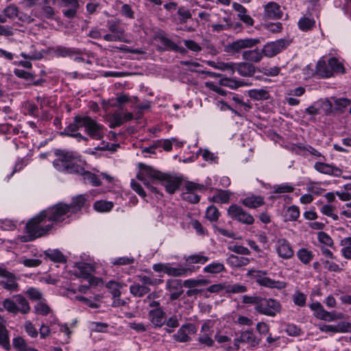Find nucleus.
I'll use <instances>...</instances> for the list:
<instances>
[{"label": "nucleus", "mask_w": 351, "mask_h": 351, "mask_svg": "<svg viewBox=\"0 0 351 351\" xmlns=\"http://www.w3.org/2000/svg\"><path fill=\"white\" fill-rule=\"evenodd\" d=\"M62 223L54 206L41 210L29 219L24 228V235L20 237L22 242H31L49 235L56 228Z\"/></svg>", "instance_id": "f257e3e1"}, {"label": "nucleus", "mask_w": 351, "mask_h": 351, "mask_svg": "<svg viewBox=\"0 0 351 351\" xmlns=\"http://www.w3.org/2000/svg\"><path fill=\"white\" fill-rule=\"evenodd\" d=\"M87 205L88 200L85 195H78L72 198L69 204L58 202L53 206L63 223L72 217L73 215L80 213L82 208L86 207Z\"/></svg>", "instance_id": "f03ea898"}, {"label": "nucleus", "mask_w": 351, "mask_h": 351, "mask_svg": "<svg viewBox=\"0 0 351 351\" xmlns=\"http://www.w3.org/2000/svg\"><path fill=\"white\" fill-rule=\"evenodd\" d=\"M143 170L147 176L153 179V184L160 183L171 194L174 193L178 189L180 184V180L178 178L156 171L149 166L143 165Z\"/></svg>", "instance_id": "7ed1b4c3"}, {"label": "nucleus", "mask_w": 351, "mask_h": 351, "mask_svg": "<svg viewBox=\"0 0 351 351\" xmlns=\"http://www.w3.org/2000/svg\"><path fill=\"white\" fill-rule=\"evenodd\" d=\"M55 154L58 158L53 162L54 167L59 171L75 173L80 165L75 162V153L65 150L56 149Z\"/></svg>", "instance_id": "20e7f679"}, {"label": "nucleus", "mask_w": 351, "mask_h": 351, "mask_svg": "<svg viewBox=\"0 0 351 351\" xmlns=\"http://www.w3.org/2000/svg\"><path fill=\"white\" fill-rule=\"evenodd\" d=\"M345 68L336 58H331L326 62L324 60L318 61L316 66V73L322 77L328 78L335 73H344Z\"/></svg>", "instance_id": "39448f33"}, {"label": "nucleus", "mask_w": 351, "mask_h": 351, "mask_svg": "<svg viewBox=\"0 0 351 351\" xmlns=\"http://www.w3.org/2000/svg\"><path fill=\"white\" fill-rule=\"evenodd\" d=\"M267 271L263 270L250 269L246 274V276L255 280L260 286L269 289H276L281 290L287 287V283L284 281L275 280L266 276Z\"/></svg>", "instance_id": "423d86ee"}, {"label": "nucleus", "mask_w": 351, "mask_h": 351, "mask_svg": "<svg viewBox=\"0 0 351 351\" xmlns=\"http://www.w3.org/2000/svg\"><path fill=\"white\" fill-rule=\"evenodd\" d=\"M255 311L261 315L273 317L280 312L281 304L277 300L260 296Z\"/></svg>", "instance_id": "0eeeda50"}, {"label": "nucleus", "mask_w": 351, "mask_h": 351, "mask_svg": "<svg viewBox=\"0 0 351 351\" xmlns=\"http://www.w3.org/2000/svg\"><path fill=\"white\" fill-rule=\"evenodd\" d=\"M241 343H247L250 347H255L259 343L253 331L247 330L241 332L239 337L234 339L233 346L223 345V347L226 351H237L240 348Z\"/></svg>", "instance_id": "6e6552de"}, {"label": "nucleus", "mask_w": 351, "mask_h": 351, "mask_svg": "<svg viewBox=\"0 0 351 351\" xmlns=\"http://www.w3.org/2000/svg\"><path fill=\"white\" fill-rule=\"evenodd\" d=\"M228 215L233 220L245 225L254 223V217L237 204H232L227 210Z\"/></svg>", "instance_id": "1a4fd4ad"}, {"label": "nucleus", "mask_w": 351, "mask_h": 351, "mask_svg": "<svg viewBox=\"0 0 351 351\" xmlns=\"http://www.w3.org/2000/svg\"><path fill=\"white\" fill-rule=\"evenodd\" d=\"M260 43L261 40L259 38H247L244 39H238L229 43L226 47V50L227 52L232 54L238 53L242 50L252 48Z\"/></svg>", "instance_id": "9d476101"}, {"label": "nucleus", "mask_w": 351, "mask_h": 351, "mask_svg": "<svg viewBox=\"0 0 351 351\" xmlns=\"http://www.w3.org/2000/svg\"><path fill=\"white\" fill-rule=\"evenodd\" d=\"M290 44L287 39H278L273 42L266 43L262 49L263 56L272 58L286 49Z\"/></svg>", "instance_id": "9b49d317"}, {"label": "nucleus", "mask_w": 351, "mask_h": 351, "mask_svg": "<svg viewBox=\"0 0 351 351\" xmlns=\"http://www.w3.org/2000/svg\"><path fill=\"white\" fill-rule=\"evenodd\" d=\"M275 250L278 256L285 260L291 259L294 256L292 245L284 238H280L276 241Z\"/></svg>", "instance_id": "f8f14e48"}, {"label": "nucleus", "mask_w": 351, "mask_h": 351, "mask_svg": "<svg viewBox=\"0 0 351 351\" xmlns=\"http://www.w3.org/2000/svg\"><path fill=\"white\" fill-rule=\"evenodd\" d=\"M75 267L79 271V277L87 280L89 285L96 286L98 285L100 280L92 276V273L95 271V267L91 264L78 263L75 264Z\"/></svg>", "instance_id": "ddd939ff"}, {"label": "nucleus", "mask_w": 351, "mask_h": 351, "mask_svg": "<svg viewBox=\"0 0 351 351\" xmlns=\"http://www.w3.org/2000/svg\"><path fill=\"white\" fill-rule=\"evenodd\" d=\"M18 278L16 276L5 269H1V288L9 292L19 291Z\"/></svg>", "instance_id": "4468645a"}, {"label": "nucleus", "mask_w": 351, "mask_h": 351, "mask_svg": "<svg viewBox=\"0 0 351 351\" xmlns=\"http://www.w3.org/2000/svg\"><path fill=\"white\" fill-rule=\"evenodd\" d=\"M195 327L192 324L182 325L178 332L173 335V338L178 342H187L191 340L189 335L195 333Z\"/></svg>", "instance_id": "2eb2a0df"}, {"label": "nucleus", "mask_w": 351, "mask_h": 351, "mask_svg": "<svg viewBox=\"0 0 351 351\" xmlns=\"http://www.w3.org/2000/svg\"><path fill=\"white\" fill-rule=\"evenodd\" d=\"M86 132L91 138L96 140L101 139L104 135V126L90 117L88 121Z\"/></svg>", "instance_id": "dca6fc26"}, {"label": "nucleus", "mask_w": 351, "mask_h": 351, "mask_svg": "<svg viewBox=\"0 0 351 351\" xmlns=\"http://www.w3.org/2000/svg\"><path fill=\"white\" fill-rule=\"evenodd\" d=\"M314 169L320 173L336 177H339L342 174V170L332 164L316 162L314 165Z\"/></svg>", "instance_id": "f3484780"}, {"label": "nucleus", "mask_w": 351, "mask_h": 351, "mask_svg": "<svg viewBox=\"0 0 351 351\" xmlns=\"http://www.w3.org/2000/svg\"><path fill=\"white\" fill-rule=\"evenodd\" d=\"M264 18L279 19L282 16L280 6L276 2H269L264 6Z\"/></svg>", "instance_id": "a211bd4d"}, {"label": "nucleus", "mask_w": 351, "mask_h": 351, "mask_svg": "<svg viewBox=\"0 0 351 351\" xmlns=\"http://www.w3.org/2000/svg\"><path fill=\"white\" fill-rule=\"evenodd\" d=\"M75 173L81 175L82 176L83 182L84 184H90L94 186H99L101 185V182L99 177L88 171H86L81 166L77 169V171H75Z\"/></svg>", "instance_id": "6ab92c4d"}, {"label": "nucleus", "mask_w": 351, "mask_h": 351, "mask_svg": "<svg viewBox=\"0 0 351 351\" xmlns=\"http://www.w3.org/2000/svg\"><path fill=\"white\" fill-rule=\"evenodd\" d=\"M165 312L161 308L152 309L149 312L150 322L156 327H161L165 323Z\"/></svg>", "instance_id": "aec40b11"}, {"label": "nucleus", "mask_w": 351, "mask_h": 351, "mask_svg": "<svg viewBox=\"0 0 351 351\" xmlns=\"http://www.w3.org/2000/svg\"><path fill=\"white\" fill-rule=\"evenodd\" d=\"M243 77H251L256 73L255 66L247 62L235 63V71Z\"/></svg>", "instance_id": "412c9836"}, {"label": "nucleus", "mask_w": 351, "mask_h": 351, "mask_svg": "<svg viewBox=\"0 0 351 351\" xmlns=\"http://www.w3.org/2000/svg\"><path fill=\"white\" fill-rule=\"evenodd\" d=\"M262 49H255L245 50L242 53V58L248 62L258 63L263 58Z\"/></svg>", "instance_id": "4be33fe9"}, {"label": "nucleus", "mask_w": 351, "mask_h": 351, "mask_svg": "<svg viewBox=\"0 0 351 351\" xmlns=\"http://www.w3.org/2000/svg\"><path fill=\"white\" fill-rule=\"evenodd\" d=\"M53 53L59 58H73L77 52V49L58 45L51 49Z\"/></svg>", "instance_id": "5701e85b"}, {"label": "nucleus", "mask_w": 351, "mask_h": 351, "mask_svg": "<svg viewBox=\"0 0 351 351\" xmlns=\"http://www.w3.org/2000/svg\"><path fill=\"white\" fill-rule=\"evenodd\" d=\"M242 204L250 208H256L265 204L264 197L261 195H251L241 200Z\"/></svg>", "instance_id": "b1692460"}, {"label": "nucleus", "mask_w": 351, "mask_h": 351, "mask_svg": "<svg viewBox=\"0 0 351 351\" xmlns=\"http://www.w3.org/2000/svg\"><path fill=\"white\" fill-rule=\"evenodd\" d=\"M77 128L73 121L72 123H70L68 126H66L62 132H60V135L73 137L78 141L82 140L87 141L88 138L82 136L80 133L77 132Z\"/></svg>", "instance_id": "393cba45"}, {"label": "nucleus", "mask_w": 351, "mask_h": 351, "mask_svg": "<svg viewBox=\"0 0 351 351\" xmlns=\"http://www.w3.org/2000/svg\"><path fill=\"white\" fill-rule=\"evenodd\" d=\"M193 270L189 267H173L171 263H168V267L166 274L169 276L178 277V276H186L191 274Z\"/></svg>", "instance_id": "a878e982"}, {"label": "nucleus", "mask_w": 351, "mask_h": 351, "mask_svg": "<svg viewBox=\"0 0 351 351\" xmlns=\"http://www.w3.org/2000/svg\"><path fill=\"white\" fill-rule=\"evenodd\" d=\"M300 215V210L298 206L292 205L286 208L284 214L285 221H295Z\"/></svg>", "instance_id": "bb28decb"}, {"label": "nucleus", "mask_w": 351, "mask_h": 351, "mask_svg": "<svg viewBox=\"0 0 351 351\" xmlns=\"http://www.w3.org/2000/svg\"><path fill=\"white\" fill-rule=\"evenodd\" d=\"M16 302V308L18 313L21 312L23 314H27L30 311V306L27 299L21 294L15 295L14 296Z\"/></svg>", "instance_id": "cd10ccee"}, {"label": "nucleus", "mask_w": 351, "mask_h": 351, "mask_svg": "<svg viewBox=\"0 0 351 351\" xmlns=\"http://www.w3.org/2000/svg\"><path fill=\"white\" fill-rule=\"evenodd\" d=\"M125 285L123 282L115 280H110L106 284V287L109 290L112 297H120L121 295V289Z\"/></svg>", "instance_id": "c85d7f7f"}, {"label": "nucleus", "mask_w": 351, "mask_h": 351, "mask_svg": "<svg viewBox=\"0 0 351 351\" xmlns=\"http://www.w3.org/2000/svg\"><path fill=\"white\" fill-rule=\"evenodd\" d=\"M231 194L232 193L229 191L217 190L211 200L219 204H226L230 201Z\"/></svg>", "instance_id": "c756f323"}, {"label": "nucleus", "mask_w": 351, "mask_h": 351, "mask_svg": "<svg viewBox=\"0 0 351 351\" xmlns=\"http://www.w3.org/2000/svg\"><path fill=\"white\" fill-rule=\"evenodd\" d=\"M184 260L189 265L193 264L204 265L209 261V257L203 255L202 253H199L185 256Z\"/></svg>", "instance_id": "7c9ffc66"}, {"label": "nucleus", "mask_w": 351, "mask_h": 351, "mask_svg": "<svg viewBox=\"0 0 351 351\" xmlns=\"http://www.w3.org/2000/svg\"><path fill=\"white\" fill-rule=\"evenodd\" d=\"M107 27L111 33L115 35H118V36L124 39L125 31L123 27L121 25L119 21H108Z\"/></svg>", "instance_id": "2f4dec72"}, {"label": "nucleus", "mask_w": 351, "mask_h": 351, "mask_svg": "<svg viewBox=\"0 0 351 351\" xmlns=\"http://www.w3.org/2000/svg\"><path fill=\"white\" fill-rule=\"evenodd\" d=\"M226 270L223 263L220 262H213L204 267L203 271L210 274H218Z\"/></svg>", "instance_id": "473e14b6"}, {"label": "nucleus", "mask_w": 351, "mask_h": 351, "mask_svg": "<svg viewBox=\"0 0 351 351\" xmlns=\"http://www.w3.org/2000/svg\"><path fill=\"white\" fill-rule=\"evenodd\" d=\"M221 84L223 86L229 87L232 89H237L239 87L247 86L251 85L250 83H247L243 80H236L231 78H225L221 80Z\"/></svg>", "instance_id": "72a5a7b5"}, {"label": "nucleus", "mask_w": 351, "mask_h": 351, "mask_svg": "<svg viewBox=\"0 0 351 351\" xmlns=\"http://www.w3.org/2000/svg\"><path fill=\"white\" fill-rule=\"evenodd\" d=\"M298 258L304 265L309 264L313 259L314 254L313 252L307 248L302 247L297 252Z\"/></svg>", "instance_id": "f704fd0d"}, {"label": "nucleus", "mask_w": 351, "mask_h": 351, "mask_svg": "<svg viewBox=\"0 0 351 351\" xmlns=\"http://www.w3.org/2000/svg\"><path fill=\"white\" fill-rule=\"evenodd\" d=\"M228 263L232 267H241L247 265L250 263V259L246 257L231 254L228 258Z\"/></svg>", "instance_id": "c9c22d12"}, {"label": "nucleus", "mask_w": 351, "mask_h": 351, "mask_svg": "<svg viewBox=\"0 0 351 351\" xmlns=\"http://www.w3.org/2000/svg\"><path fill=\"white\" fill-rule=\"evenodd\" d=\"M149 288H148L147 286L140 284H134L130 287V293L135 297H143L149 293Z\"/></svg>", "instance_id": "e433bc0d"}, {"label": "nucleus", "mask_w": 351, "mask_h": 351, "mask_svg": "<svg viewBox=\"0 0 351 351\" xmlns=\"http://www.w3.org/2000/svg\"><path fill=\"white\" fill-rule=\"evenodd\" d=\"M44 254L46 257L53 262L63 263L66 261L62 253L58 250H47Z\"/></svg>", "instance_id": "4c0bfd02"}, {"label": "nucleus", "mask_w": 351, "mask_h": 351, "mask_svg": "<svg viewBox=\"0 0 351 351\" xmlns=\"http://www.w3.org/2000/svg\"><path fill=\"white\" fill-rule=\"evenodd\" d=\"M248 95L254 100L267 99L269 97V92L263 88L250 90Z\"/></svg>", "instance_id": "58836bf2"}, {"label": "nucleus", "mask_w": 351, "mask_h": 351, "mask_svg": "<svg viewBox=\"0 0 351 351\" xmlns=\"http://www.w3.org/2000/svg\"><path fill=\"white\" fill-rule=\"evenodd\" d=\"M209 64L217 69L227 71L230 75H233L235 72V62H218L217 65L214 62Z\"/></svg>", "instance_id": "ea45409f"}, {"label": "nucleus", "mask_w": 351, "mask_h": 351, "mask_svg": "<svg viewBox=\"0 0 351 351\" xmlns=\"http://www.w3.org/2000/svg\"><path fill=\"white\" fill-rule=\"evenodd\" d=\"M341 245L343 246L341 250L342 256L346 259H351V237L341 240Z\"/></svg>", "instance_id": "a19ab883"}, {"label": "nucleus", "mask_w": 351, "mask_h": 351, "mask_svg": "<svg viewBox=\"0 0 351 351\" xmlns=\"http://www.w3.org/2000/svg\"><path fill=\"white\" fill-rule=\"evenodd\" d=\"M298 27L302 31H308L315 25V21L313 19L302 17L298 21Z\"/></svg>", "instance_id": "79ce46f5"}, {"label": "nucleus", "mask_w": 351, "mask_h": 351, "mask_svg": "<svg viewBox=\"0 0 351 351\" xmlns=\"http://www.w3.org/2000/svg\"><path fill=\"white\" fill-rule=\"evenodd\" d=\"M335 207L330 204H324L320 208V212L322 215L331 217L333 220L337 221L339 217L335 213Z\"/></svg>", "instance_id": "37998d69"}, {"label": "nucleus", "mask_w": 351, "mask_h": 351, "mask_svg": "<svg viewBox=\"0 0 351 351\" xmlns=\"http://www.w3.org/2000/svg\"><path fill=\"white\" fill-rule=\"evenodd\" d=\"M93 207L98 212H108L113 208V203L103 200L97 201L95 202Z\"/></svg>", "instance_id": "c03bdc74"}, {"label": "nucleus", "mask_w": 351, "mask_h": 351, "mask_svg": "<svg viewBox=\"0 0 351 351\" xmlns=\"http://www.w3.org/2000/svg\"><path fill=\"white\" fill-rule=\"evenodd\" d=\"M310 308L314 312V315L319 319H322L325 315L326 310L319 302H313L310 305Z\"/></svg>", "instance_id": "a18cd8bd"}, {"label": "nucleus", "mask_w": 351, "mask_h": 351, "mask_svg": "<svg viewBox=\"0 0 351 351\" xmlns=\"http://www.w3.org/2000/svg\"><path fill=\"white\" fill-rule=\"evenodd\" d=\"M306 191L312 195H319L324 191V189L320 186L318 182L309 181L306 184Z\"/></svg>", "instance_id": "49530a36"}, {"label": "nucleus", "mask_w": 351, "mask_h": 351, "mask_svg": "<svg viewBox=\"0 0 351 351\" xmlns=\"http://www.w3.org/2000/svg\"><path fill=\"white\" fill-rule=\"evenodd\" d=\"M273 193H292L294 191V186L289 183H283L274 186Z\"/></svg>", "instance_id": "de8ad7c7"}, {"label": "nucleus", "mask_w": 351, "mask_h": 351, "mask_svg": "<svg viewBox=\"0 0 351 351\" xmlns=\"http://www.w3.org/2000/svg\"><path fill=\"white\" fill-rule=\"evenodd\" d=\"M138 279L143 285L156 286L162 282V280L155 278L150 276H138Z\"/></svg>", "instance_id": "09e8293b"}, {"label": "nucleus", "mask_w": 351, "mask_h": 351, "mask_svg": "<svg viewBox=\"0 0 351 351\" xmlns=\"http://www.w3.org/2000/svg\"><path fill=\"white\" fill-rule=\"evenodd\" d=\"M124 123V120L123 119L122 112L117 111L114 112L110 119V128H115L117 127H119Z\"/></svg>", "instance_id": "8fccbe9b"}, {"label": "nucleus", "mask_w": 351, "mask_h": 351, "mask_svg": "<svg viewBox=\"0 0 351 351\" xmlns=\"http://www.w3.org/2000/svg\"><path fill=\"white\" fill-rule=\"evenodd\" d=\"M317 326L322 332H331V333L344 332V330L343 329V328L341 327V326L340 324H338L337 326L319 324Z\"/></svg>", "instance_id": "3c124183"}, {"label": "nucleus", "mask_w": 351, "mask_h": 351, "mask_svg": "<svg viewBox=\"0 0 351 351\" xmlns=\"http://www.w3.org/2000/svg\"><path fill=\"white\" fill-rule=\"evenodd\" d=\"M31 48L32 49L28 53L22 52L21 56L25 59L35 60H40L43 55L40 51H38L34 49V45H32Z\"/></svg>", "instance_id": "603ef678"}, {"label": "nucleus", "mask_w": 351, "mask_h": 351, "mask_svg": "<svg viewBox=\"0 0 351 351\" xmlns=\"http://www.w3.org/2000/svg\"><path fill=\"white\" fill-rule=\"evenodd\" d=\"M247 291V287L240 284L226 285V292L228 293H242Z\"/></svg>", "instance_id": "864d4df0"}, {"label": "nucleus", "mask_w": 351, "mask_h": 351, "mask_svg": "<svg viewBox=\"0 0 351 351\" xmlns=\"http://www.w3.org/2000/svg\"><path fill=\"white\" fill-rule=\"evenodd\" d=\"M220 216L219 210L215 206H210L206 212V218L210 221H216Z\"/></svg>", "instance_id": "5fc2aeb1"}, {"label": "nucleus", "mask_w": 351, "mask_h": 351, "mask_svg": "<svg viewBox=\"0 0 351 351\" xmlns=\"http://www.w3.org/2000/svg\"><path fill=\"white\" fill-rule=\"evenodd\" d=\"M45 5L43 7V12L41 14V17H45L48 19H53L55 11L53 8L49 5H47L49 3V0H43Z\"/></svg>", "instance_id": "6e6d98bb"}, {"label": "nucleus", "mask_w": 351, "mask_h": 351, "mask_svg": "<svg viewBox=\"0 0 351 351\" xmlns=\"http://www.w3.org/2000/svg\"><path fill=\"white\" fill-rule=\"evenodd\" d=\"M25 293L32 300L38 301L43 299V294L40 291L34 287L29 288Z\"/></svg>", "instance_id": "4d7b16f0"}, {"label": "nucleus", "mask_w": 351, "mask_h": 351, "mask_svg": "<svg viewBox=\"0 0 351 351\" xmlns=\"http://www.w3.org/2000/svg\"><path fill=\"white\" fill-rule=\"evenodd\" d=\"M1 347L6 350H10L11 346L10 344L8 330L5 326L1 324Z\"/></svg>", "instance_id": "13d9d810"}, {"label": "nucleus", "mask_w": 351, "mask_h": 351, "mask_svg": "<svg viewBox=\"0 0 351 351\" xmlns=\"http://www.w3.org/2000/svg\"><path fill=\"white\" fill-rule=\"evenodd\" d=\"M34 310L36 313L42 315H47L51 311L50 307L45 302H44L43 301L38 302L34 306Z\"/></svg>", "instance_id": "bf43d9fd"}, {"label": "nucleus", "mask_w": 351, "mask_h": 351, "mask_svg": "<svg viewBox=\"0 0 351 351\" xmlns=\"http://www.w3.org/2000/svg\"><path fill=\"white\" fill-rule=\"evenodd\" d=\"M160 40L167 49H171L175 51H180V47L170 39L165 36H161L160 37Z\"/></svg>", "instance_id": "052dcab7"}, {"label": "nucleus", "mask_w": 351, "mask_h": 351, "mask_svg": "<svg viewBox=\"0 0 351 351\" xmlns=\"http://www.w3.org/2000/svg\"><path fill=\"white\" fill-rule=\"evenodd\" d=\"M3 307L10 313L16 314L18 313V308H16V300L11 299H5L3 301Z\"/></svg>", "instance_id": "680f3d73"}, {"label": "nucleus", "mask_w": 351, "mask_h": 351, "mask_svg": "<svg viewBox=\"0 0 351 351\" xmlns=\"http://www.w3.org/2000/svg\"><path fill=\"white\" fill-rule=\"evenodd\" d=\"M185 188L186 191L193 192L196 191H204L206 189V187L203 184H199L193 182H188L186 183Z\"/></svg>", "instance_id": "e2e57ef3"}, {"label": "nucleus", "mask_w": 351, "mask_h": 351, "mask_svg": "<svg viewBox=\"0 0 351 351\" xmlns=\"http://www.w3.org/2000/svg\"><path fill=\"white\" fill-rule=\"evenodd\" d=\"M134 258L133 257L123 256L114 258L112 263L114 265H128L134 263Z\"/></svg>", "instance_id": "0e129e2a"}, {"label": "nucleus", "mask_w": 351, "mask_h": 351, "mask_svg": "<svg viewBox=\"0 0 351 351\" xmlns=\"http://www.w3.org/2000/svg\"><path fill=\"white\" fill-rule=\"evenodd\" d=\"M29 161H30V158L28 157L27 156L17 160L11 175L23 169V167H25V166H27L28 165Z\"/></svg>", "instance_id": "69168bd1"}, {"label": "nucleus", "mask_w": 351, "mask_h": 351, "mask_svg": "<svg viewBox=\"0 0 351 351\" xmlns=\"http://www.w3.org/2000/svg\"><path fill=\"white\" fill-rule=\"evenodd\" d=\"M317 238L320 243H324L327 246L331 247L333 245L332 238L324 232H319L318 233Z\"/></svg>", "instance_id": "338daca9"}, {"label": "nucleus", "mask_w": 351, "mask_h": 351, "mask_svg": "<svg viewBox=\"0 0 351 351\" xmlns=\"http://www.w3.org/2000/svg\"><path fill=\"white\" fill-rule=\"evenodd\" d=\"M13 346L18 351H24L27 348L25 341L21 337H17L13 339Z\"/></svg>", "instance_id": "774afa93"}]
</instances>
